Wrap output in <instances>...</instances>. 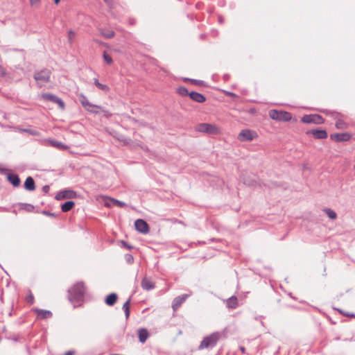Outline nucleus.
Segmentation results:
<instances>
[{
  "label": "nucleus",
  "mask_w": 355,
  "mask_h": 355,
  "mask_svg": "<svg viewBox=\"0 0 355 355\" xmlns=\"http://www.w3.org/2000/svg\"><path fill=\"white\" fill-rule=\"evenodd\" d=\"M85 288L83 282H78L69 289V300L76 307L83 300Z\"/></svg>",
  "instance_id": "nucleus-1"
},
{
  "label": "nucleus",
  "mask_w": 355,
  "mask_h": 355,
  "mask_svg": "<svg viewBox=\"0 0 355 355\" xmlns=\"http://www.w3.org/2000/svg\"><path fill=\"white\" fill-rule=\"evenodd\" d=\"M220 336L221 334L218 331L214 332L210 335L205 336L201 341L198 349L202 350L204 349L214 348L216 345L218 341L220 340Z\"/></svg>",
  "instance_id": "nucleus-2"
},
{
  "label": "nucleus",
  "mask_w": 355,
  "mask_h": 355,
  "mask_svg": "<svg viewBox=\"0 0 355 355\" xmlns=\"http://www.w3.org/2000/svg\"><path fill=\"white\" fill-rule=\"evenodd\" d=\"M268 114L272 119L275 121H289L292 119V115L290 112L282 110H271L269 111Z\"/></svg>",
  "instance_id": "nucleus-3"
},
{
  "label": "nucleus",
  "mask_w": 355,
  "mask_h": 355,
  "mask_svg": "<svg viewBox=\"0 0 355 355\" xmlns=\"http://www.w3.org/2000/svg\"><path fill=\"white\" fill-rule=\"evenodd\" d=\"M196 130L209 135H218L220 133V129L218 126L214 124L206 123L198 124L196 127Z\"/></svg>",
  "instance_id": "nucleus-4"
},
{
  "label": "nucleus",
  "mask_w": 355,
  "mask_h": 355,
  "mask_svg": "<svg viewBox=\"0 0 355 355\" xmlns=\"http://www.w3.org/2000/svg\"><path fill=\"white\" fill-rule=\"evenodd\" d=\"M51 76V71L49 69H42L40 71L36 72L34 75V78L37 81L40 87H42L45 83L49 82Z\"/></svg>",
  "instance_id": "nucleus-5"
},
{
  "label": "nucleus",
  "mask_w": 355,
  "mask_h": 355,
  "mask_svg": "<svg viewBox=\"0 0 355 355\" xmlns=\"http://www.w3.org/2000/svg\"><path fill=\"white\" fill-rule=\"evenodd\" d=\"M258 137L257 133L250 129L242 130L238 135L237 139L241 141H251Z\"/></svg>",
  "instance_id": "nucleus-6"
},
{
  "label": "nucleus",
  "mask_w": 355,
  "mask_h": 355,
  "mask_svg": "<svg viewBox=\"0 0 355 355\" xmlns=\"http://www.w3.org/2000/svg\"><path fill=\"white\" fill-rule=\"evenodd\" d=\"M301 121L304 123L321 124L324 123V120L319 114H306L302 117Z\"/></svg>",
  "instance_id": "nucleus-7"
},
{
  "label": "nucleus",
  "mask_w": 355,
  "mask_h": 355,
  "mask_svg": "<svg viewBox=\"0 0 355 355\" xmlns=\"http://www.w3.org/2000/svg\"><path fill=\"white\" fill-rule=\"evenodd\" d=\"M42 98L44 100L58 104L59 107L62 109L64 108V103L63 102V101L54 94L50 93L42 94Z\"/></svg>",
  "instance_id": "nucleus-8"
},
{
  "label": "nucleus",
  "mask_w": 355,
  "mask_h": 355,
  "mask_svg": "<svg viewBox=\"0 0 355 355\" xmlns=\"http://www.w3.org/2000/svg\"><path fill=\"white\" fill-rule=\"evenodd\" d=\"M80 102L86 110L95 114H97L98 112V111L97 110L90 109V107H99L98 105L89 103L87 98L83 94H80Z\"/></svg>",
  "instance_id": "nucleus-9"
},
{
  "label": "nucleus",
  "mask_w": 355,
  "mask_h": 355,
  "mask_svg": "<svg viewBox=\"0 0 355 355\" xmlns=\"http://www.w3.org/2000/svg\"><path fill=\"white\" fill-rule=\"evenodd\" d=\"M135 229L142 234H146L149 232V226L143 219L136 220L135 222Z\"/></svg>",
  "instance_id": "nucleus-10"
},
{
  "label": "nucleus",
  "mask_w": 355,
  "mask_h": 355,
  "mask_svg": "<svg viewBox=\"0 0 355 355\" xmlns=\"http://www.w3.org/2000/svg\"><path fill=\"white\" fill-rule=\"evenodd\" d=\"M189 296L188 294H184L174 298L172 302V309L174 311H177L180 306L187 299Z\"/></svg>",
  "instance_id": "nucleus-11"
},
{
  "label": "nucleus",
  "mask_w": 355,
  "mask_h": 355,
  "mask_svg": "<svg viewBox=\"0 0 355 355\" xmlns=\"http://www.w3.org/2000/svg\"><path fill=\"white\" fill-rule=\"evenodd\" d=\"M332 116L336 119V128L340 130L347 128V124L341 119L338 118L340 115L339 113L334 112L331 114Z\"/></svg>",
  "instance_id": "nucleus-12"
},
{
  "label": "nucleus",
  "mask_w": 355,
  "mask_h": 355,
  "mask_svg": "<svg viewBox=\"0 0 355 355\" xmlns=\"http://www.w3.org/2000/svg\"><path fill=\"white\" fill-rule=\"evenodd\" d=\"M311 134L315 139H326L328 137L327 132L324 130H311L306 132Z\"/></svg>",
  "instance_id": "nucleus-13"
},
{
  "label": "nucleus",
  "mask_w": 355,
  "mask_h": 355,
  "mask_svg": "<svg viewBox=\"0 0 355 355\" xmlns=\"http://www.w3.org/2000/svg\"><path fill=\"white\" fill-rule=\"evenodd\" d=\"M331 139L336 141H347L349 140L350 135L348 133H338L331 135Z\"/></svg>",
  "instance_id": "nucleus-14"
},
{
  "label": "nucleus",
  "mask_w": 355,
  "mask_h": 355,
  "mask_svg": "<svg viewBox=\"0 0 355 355\" xmlns=\"http://www.w3.org/2000/svg\"><path fill=\"white\" fill-rule=\"evenodd\" d=\"M190 98L197 103H204L206 101V98L202 94L196 92H191L189 93Z\"/></svg>",
  "instance_id": "nucleus-15"
},
{
  "label": "nucleus",
  "mask_w": 355,
  "mask_h": 355,
  "mask_svg": "<svg viewBox=\"0 0 355 355\" xmlns=\"http://www.w3.org/2000/svg\"><path fill=\"white\" fill-rule=\"evenodd\" d=\"M141 286L143 289L150 291L154 288V284L147 277H144L142 281Z\"/></svg>",
  "instance_id": "nucleus-16"
},
{
  "label": "nucleus",
  "mask_w": 355,
  "mask_h": 355,
  "mask_svg": "<svg viewBox=\"0 0 355 355\" xmlns=\"http://www.w3.org/2000/svg\"><path fill=\"white\" fill-rule=\"evenodd\" d=\"M24 188L28 191H34L35 189V181L32 177L28 176L26 178L24 182Z\"/></svg>",
  "instance_id": "nucleus-17"
},
{
  "label": "nucleus",
  "mask_w": 355,
  "mask_h": 355,
  "mask_svg": "<svg viewBox=\"0 0 355 355\" xmlns=\"http://www.w3.org/2000/svg\"><path fill=\"white\" fill-rule=\"evenodd\" d=\"M7 178L8 181L14 186L18 187L20 184V179L16 174L10 173L8 175Z\"/></svg>",
  "instance_id": "nucleus-18"
},
{
  "label": "nucleus",
  "mask_w": 355,
  "mask_h": 355,
  "mask_svg": "<svg viewBox=\"0 0 355 355\" xmlns=\"http://www.w3.org/2000/svg\"><path fill=\"white\" fill-rule=\"evenodd\" d=\"M117 298L118 297L116 293H110L106 297L105 302L108 306H113L116 303Z\"/></svg>",
  "instance_id": "nucleus-19"
},
{
  "label": "nucleus",
  "mask_w": 355,
  "mask_h": 355,
  "mask_svg": "<svg viewBox=\"0 0 355 355\" xmlns=\"http://www.w3.org/2000/svg\"><path fill=\"white\" fill-rule=\"evenodd\" d=\"M227 306L230 309H236L238 306V300L235 296H232L227 300Z\"/></svg>",
  "instance_id": "nucleus-20"
},
{
  "label": "nucleus",
  "mask_w": 355,
  "mask_h": 355,
  "mask_svg": "<svg viewBox=\"0 0 355 355\" xmlns=\"http://www.w3.org/2000/svg\"><path fill=\"white\" fill-rule=\"evenodd\" d=\"M148 336L149 334L146 329H141L139 330V339L141 343H144L146 341Z\"/></svg>",
  "instance_id": "nucleus-21"
},
{
  "label": "nucleus",
  "mask_w": 355,
  "mask_h": 355,
  "mask_svg": "<svg viewBox=\"0 0 355 355\" xmlns=\"http://www.w3.org/2000/svg\"><path fill=\"white\" fill-rule=\"evenodd\" d=\"M49 143L51 146L55 147L58 149H60V150H66L68 148L67 146H66L63 143L56 141V140H49Z\"/></svg>",
  "instance_id": "nucleus-22"
},
{
  "label": "nucleus",
  "mask_w": 355,
  "mask_h": 355,
  "mask_svg": "<svg viewBox=\"0 0 355 355\" xmlns=\"http://www.w3.org/2000/svg\"><path fill=\"white\" fill-rule=\"evenodd\" d=\"M36 312L37 313V316L41 319H45L51 317L52 313L49 311L37 309Z\"/></svg>",
  "instance_id": "nucleus-23"
},
{
  "label": "nucleus",
  "mask_w": 355,
  "mask_h": 355,
  "mask_svg": "<svg viewBox=\"0 0 355 355\" xmlns=\"http://www.w3.org/2000/svg\"><path fill=\"white\" fill-rule=\"evenodd\" d=\"M74 205L73 201H67L62 205L61 209L63 212H67L73 207Z\"/></svg>",
  "instance_id": "nucleus-24"
},
{
  "label": "nucleus",
  "mask_w": 355,
  "mask_h": 355,
  "mask_svg": "<svg viewBox=\"0 0 355 355\" xmlns=\"http://www.w3.org/2000/svg\"><path fill=\"white\" fill-rule=\"evenodd\" d=\"M72 193L73 192L71 191H61L56 196V199L59 200V199H62V198H71Z\"/></svg>",
  "instance_id": "nucleus-25"
},
{
  "label": "nucleus",
  "mask_w": 355,
  "mask_h": 355,
  "mask_svg": "<svg viewBox=\"0 0 355 355\" xmlns=\"http://www.w3.org/2000/svg\"><path fill=\"white\" fill-rule=\"evenodd\" d=\"M323 211L329 218L334 220L337 218V214L333 209L325 208L323 209Z\"/></svg>",
  "instance_id": "nucleus-26"
},
{
  "label": "nucleus",
  "mask_w": 355,
  "mask_h": 355,
  "mask_svg": "<svg viewBox=\"0 0 355 355\" xmlns=\"http://www.w3.org/2000/svg\"><path fill=\"white\" fill-rule=\"evenodd\" d=\"M130 298H129L123 305V310L125 312V318H128L130 316Z\"/></svg>",
  "instance_id": "nucleus-27"
},
{
  "label": "nucleus",
  "mask_w": 355,
  "mask_h": 355,
  "mask_svg": "<svg viewBox=\"0 0 355 355\" xmlns=\"http://www.w3.org/2000/svg\"><path fill=\"white\" fill-rule=\"evenodd\" d=\"M101 35L105 38H112L114 36V32L113 31H101Z\"/></svg>",
  "instance_id": "nucleus-28"
},
{
  "label": "nucleus",
  "mask_w": 355,
  "mask_h": 355,
  "mask_svg": "<svg viewBox=\"0 0 355 355\" xmlns=\"http://www.w3.org/2000/svg\"><path fill=\"white\" fill-rule=\"evenodd\" d=\"M94 84L101 90H103V91H108L109 90V87L107 85L101 84V83L98 82V80L97 79L94 80Z\"/></svg>",
  "instance_id": "nucleus-29"
},
{
  "label": "nucleus",
  "mask_w": 355,
  "mask_h": 355,
  "mask_svg": "<svg viewBox=\"0 0 355 355\" xmlns=\"http://www.w3.org/2000/svg\"><path fill=\"white\" fill-rule=\"evenodd\" d=\"M178 92L182 96H187V95L189 96V92L188 89L184 87H180L178 89Z\"/></svg>",
  "instance_id": "nucleus-30"
},
{
  "label": "nucleus",
  "mask_w": 355,
  "mask_h": 355,
  "mask_svg": "<svg viewBox=\"0 0 355 355\" xmlns=\"http://www.w3.org/2000/svg\"><path fill=\"white\" fill-rule=\"evenodd\" d=\"M110 200L112 202L113 205H116L119 207H123L125 206V203L114 198H110Z\"/></svg>",
  "instance_id": "nucleus-31"
},
{
  "label": "nucleus",
  "mask_w": 355,
  "mask_h": 355,
  "mask_svg": "<svg viewBox=\"0 0 355 355\" xmlns=\"http://www.w3.org/2000/svg\"><path fill=\"white\" fill-rule=\"evenodd\" d=\"M103 59L107 62V64H110L112 63V58L110 55L106 53V52L103 53Z\"/></svg>",
  "instance_id": "nucleus-32"
},
{
  "label": "nucleus",
  "mask_w": 355,
  "mask_h": 355,
  "mask_svg": "<svg viewBox=\"0 0 355 355\" xmlns=\"http://www.w3.org/2000/svg\"><path fill=\"white\" fill-rule=\"evenodd\" d=\"M76 37V33L74 31L70 30L68 31V40L70 43H72L74 38Z\"/></svg>",
  "instance_id": "nucleus-33"
},
{
  "label": "nucleus",
  "mask_w": 355,
  "mask_h": 355,
  "mask_svg": "<svg viewBox=\"0 0 355 355\" xmlns=\"http://www.w3.org/2000/svg\"><path fill=\"white\" fill-rule=\"evenodd\" d=\"M125 260L126 261V262H127L128 263L131 264V263H133V261H134V258H133V257H132V254H126L125 255Z\"/></svg>",
  "instance_id": "nucleus-34"
},
{
  "label": "nucleus",
  "mask_w": 355,
  "mask_h": 355,
  "mask_svg": "<svg viewBox=\"0 0 355 355\" xmlns=\"http://www.w3.org/2000/svg\"><path fill=\"white\" fill-rule=\"evenodd\" d=\"M26 300L30 304H33V302H34V296H33V295L31 293H30L28 294V295L26 297Z\"/></svg>",
  "instance_id": "nucleus-35"
},
{
  "label": "nucleus",
  "mask_w": 355,
  "mask_h": 355,
  "mask_svg": "<svg viewBox=\"0 0 355 355\" xmlns=\"http://www.w3.org/2000/svg\"><path fill=\"white\" fill-rule=\"evenodd\" d=\"M22 132H28L32 135H37L38 132L35 130H31V129H21Z\"/></svg>",
  "instance_id": "nucleus-36"
},
{
  "label": "nucleus",
  "mask_w": 355,
  "mask_h": 355,
  "mask_svg": "<svg viewBox=\"0 0 355 355\" xmlns=\"http://www.w3.org/2000/svg\"><path fill=\"white\" fill-rule=\"evenodd\" d=\"M41 0H29L30 4L32 6H35L38 5L40 3Z\"/></svg>",
  "instance_id": "nucleus-37"
},
{
  "label": "nucleus",
  "mask_w": 355,
  "mask_h": 355,
  "mask_svg": "<svg viewBox=\"0 0 355 355\" xmlns=\"http://www.w3.org/2000/svg\"><path fill=\"white\" fill-rule=\"evenodd\" d=\"M121 243L123 247H125V248H127L128 250H131L132 248V246H131L130 245H129L128 243H127L126 242H125L123 241H121Z\"/></svg>",
  "instance_id": "nucleus-38"
},
{
  "label": "nucleus",
  "mask_w": 355,
  "mask_h": 355,
  "mask_svg": "<svg viewBox=\"0 0 355 355\" xmlns=\"http://www.w3.org/2000/svg\"><path fill=\"white\" fill-rule=\"evenodd\" d=\"M103 112L104 113V115L106 116V117H110L111 116V114L107 111V110H103V108L101 109Z\"/></svg>",
  "instance_id": "nucleus-39"
},
{
  "label": "nucleus",
  "mask_w": 355,
  "mask_h": 355,
  "mask_svg": "<svg viewBox=\"0 0 355 355\" xmlns=\"http://www.w3.org/2000/svg\"><path fill=\"white\" fill-rule=\"evenodd\" d=\"M42 190L45 192V193H47L49 190V187L46 185V186H44L43 188H42Z\"/></svg>",
  "instance_id": "nucleus-40"
},
{
  "label": "nucleus",
  "mask_w": 355,
  "mask_h": 355,
  "mask_svg": "<svg viewBox=\"0 0 355 355\" xmlns=\"http://www.w3.org/2000/svg\"><path fill=\"white\" fill-rule=\"evenodd\" d=\"M44 214H45L46 215H47V216H51V217H53V216H55V214H53V213H50V212H49V211H44Z\"/></svg>",
  "instance_id": "nucleus-41"
},
{
  "label": "nucleus",
  "mask_w": 355,
  "mask_h": 355,
  "mask_svg": "<svg viewBox=\"0 0 355 355\" xmlns=\"http://www.w3.org/2000/svg\"><path fill=\"white\" fill-rule=\"evenodd\" d=\"M27 207H28V211H31L34 209V207L31 205H27Z\"/></svg>",
  "instance_id": "nucleus-42"
},
{
  "label": "nucleus",
  "mask_w": 355,
  "mask_h": 355,
  "mask_svg": "<svg viewBox=\"0 0 355 355\" xmlns=\"http://www.w3.org/2000/svg\"><path fill=\"white\" fill-rule=\"evenodd\" d=\"M74 352L73 351L67 352L64 355H73Z\"/></svg>",
  "instance_id": "nucleus-43"
},
{
  "label": "nucleus",
  "mask_w": 355,
  "mask_h": 355,
  "mask_svg": "<svg viewBox=\"0 0 355 355\" xmlns=\"http://www.w3.org/2000/svg\"><path fill=\"white\" fill-rule=\"evenodd\" d=\"M244 184H248V185H249V186H253V183H251V182H248V181H246V180H244Z\"/></svg>",
  "instance_id": "nucleus-44"
},
{
  "label": "nucleus",
  "mask_w": 355,
  "mask_h": 355,
  "mask_svg": "<svg viewBox=\"0 0 355 355\" xmlns=\"http://www.w3.org/2000/svg\"><path fill=\"white\" fill-rule=\"evenodd\" d=\"M240 350L243 354L245 352V349L244 347H240Z\"/></svg>",
  "instance_id": "nucleus-45"
},
{
  "label": "nucleus",
  "mask_w": 355,
  "mask_h": 355,
  "mask_svg": "<svg viewBox=\"0 0 355 355\" xmlns=\"http://www.w3.org/2000/svg\"><path fill=\"white\" fill-rule=\"evenodd\" d=\"M106 3H107L108 5H110L112 2V0H103Z\"/></svg>",
  "instance_id": "nucleus-46"
},
{
  "label": "nucleus",
  "mask_w": 355,
  "mask_h": 355,
  "mask_svg": "<svg viewBox=\"0 0 355 355\" xmlns=\"http://www.w3.org/2000/svg\"><path fill=\"white\" fill-rule=\"evenodd\" d=\"M191 82L195 83L196 84H199L200 81L197 80H191Z\"/></svg>",
  "instance_id": "nucleus-47"
},
{
  "label": "nucleus",
  "mask_w": 355,
  "mask_h": 355,
  "mask_svg": "<svg viewBox=\"0 0 355 355\" xmlns=\"http://www.w3.org/2000/svg\"><path fill=\"white\" fill-rule=\"evenodd\" d=\"M90 109L98 111V109H102V107L101 106H99V107H90Z\"/></svg>",
  "instance_id": "nucleus-48"
},
{
  "label": "nucleus",
  "mask_w": 355,
  "mask_h": 355,
  "mask_svg": "<svg viewBox=\"0 0 355 355\" xmlns=\"http://www.w3.org/2000/svg\"><path fill=\"white\" fill-rule=\"evenodd\" d=\"M4 171L5 170L0 166V173H3Z\"/></svg>",
  "instance_id": "nucleus-49"
},
{
  "label": "nucleus",
  "mask_w": 355,
  "mask_h": 355,
  "mask_svg": "<svg viewBox=\"0 0 355 355\" xmlns=\"http://www.w3.org/2000/svg\"><path fill=\"white\" fill-rule=\"evenodd\" d=\"M60 1V0H54V3L56 4H58Z\"/></svg>",
  "instance_id": "nucleus-50"
},
{
  "label": "nucleus",
  "mask_w": 355,
  "mask_h": 355,
  "mask_svg": "<svg viewBox=\"0 0 355 355\" xmlns=\"http://www.w3.org/2000/svg\"><path fill=\"white\" fill-rule=\"evenodd\" d=\"M230 96H234V93H232V92H230L228 93Z\"/></svg>",
  "instance_id": "nucleus-51"
},
{
  "label": "nucleus",
  "mask_w": 355,
  "mask_h": 355,
  "mask_svg": "<svg viewBox=\"0 0 355 355\" xmlns=\"http://www.w3.org/2000/svg\"><path fill=\"white\" fill-rule=\"evenodd\" d=\"M354 169L355 170V164H354Z\"/></svg>",
  "instance_id": "nucleus-52"
}]
</instances>
